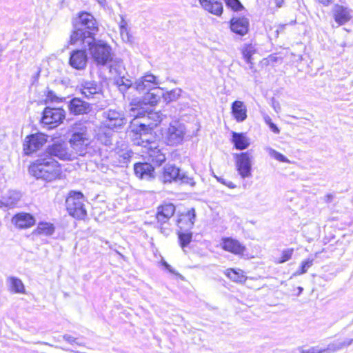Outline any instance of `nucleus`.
Masks as SVG:
<instances>
[{
  "instance_id": "obj_1",
  "label": "nucleus",
  "mask_w": 353,
  "mask_h": 353,
  "mask_svg": "<svg viewBox=\"0 0 353 353\" xmlns=\"http://www.w3.org/2000/svg\"><path fill=\"white\" fill-rule=\"evenodd\" d=\"M81 42L87 50L93 63L98 67L106 65L112 61V47L105 41L96 39L90 34L86 35L81 30L76 31L70 36V43L75 45Z\"/></svg>"
},
{
  "instance_id": "obj_2",
  "label": "nucleus",
  "mask_w": 353,
  "mask_h": 353,
  "mask_svg": "<svg viewBox=\"0 0 353 353\" xmlns=\"http://www.w3.org/2000/svg\"><path fill=\"white\" fill-rule=\"evenodd\" d=\"M29 172L37 179L48 181L59 178L61 174L59 163L53 157L45 154L30 166Z\"/></svg>"
},
{
  "instance_id": "obj_3",
  "label": "nucleus",
  "mask_w": 353,
  "mask_h": 353,
  "mask_svg": "<svg viewBox=\"0 0 353 353\" xmlns=\"http://www.w3.org/2000/svg\"><path fill=\"white\" fill-rule=\"evenodd\" d=\"M161 81L157 77L151 73H147L137 79L132 88L136 90L139 93H143L144 94L143 99V103L154 105L160 100V96L159 94L151 92L150 90H154L155 88L162 90V88L159 87Z\"/></svg>"
},
{
  "instance_id": "obj_4",
  "label": "nucleus",
  "mask_w": 353,
  "mask_h": 353,
  "mask_svg": "<svg viewBox=\"0 0 353 353\" xmlns=\"http://www.w3.org/2000/svg\"><path fill=\"white\" fill-rule=\"evenodd\" d=\"M87 122H77L71 128L70 144L77 154L83 156L91 143V133Z\"/></svg>"
},
{
  "instance_id": "obj_5",
  "label": "nucleus",
  "mask_w": 353,
  "mask_h": 353,
  "mask_svg": "<svg viewBox=\"0 0 353 353\" xmlns=\"http://www.w3.org/2000/svg\"><path fill=\"white\" fill-rule=\"evenodd\" d=\"M154 137L152 134L141 133L139 137L135 139L134 143L141 145L143 148L142 152L148 160L153 163L160 165L165 161V155L159 148L157 142L152 140Z\"/></svg>"
},
{
  "instance_id": "obj_6",
  "label": "nucleus",
  "mask_w": 353,
  "mask_h": 353,
  "mask_svg": "<svg viewBox=\"0 0 353 353\" xmlns=\"http://www.w3.org/2000/svg\"><path fill=\"white\" fill-rule=\"evenodd\" d=\"M109 72L114 80L115 84L122 92L133 86L131 80L125 78V68L123 61L118 58L110 61Z\"/></svg>"
},
{
  "instance_id": "obj_7",
  "label": "nucleus",
  "mask_w": 353,
  "mask_h": 353,
  "mask_svg": "<svg viewBox=\"0 0 353 353\" xmlns=\"http://www.w3.org/2000/svg\"><path fill=\"white\" fill-rule=\"evenodd\" d=\"M185 133V125L177 121H174L170 123L163 130L162 136L167 145L175 146L183 142Z\"/></svg>"
},
{
  "instance_id": "obj_8",
  "label": "nucleus",
  "mask_w": 353,
  "mask_h": 353,
  "mask_svg": "<svg viewBox=\"0 0 353 353\" xmlns=\"http://www.w3.org/2000/svg\"><path fill=\"white\" fill-rule=\"evenodd\" d=\"M139 114L140 115H137V117H141V114ZM142 117L147 120V121L145 123H139L134 119V123H133L132 125V132H136L139 135L141 132L150 135L151 134H149V130L147 127L150 128V131L153 128L157 126L162 121L163 115L160 112L150 111L148 112L146 114H143Z\"/></svg>"
},
{
  "instance_id": "obj_9",
  "label": "nucleus",
  "mask_w": 353,
  "mask_h": 353,
  "mask_svg": "<svg viewBox=\"0 0 353 353\" xmlns=\"http://www.w3.org/2000/svg\"><path fill=\"white\" fill-rule=\"evenodd\" d=\"M83 202L84 196L81 192H70L65 201L68 213L76 219H83L86 216Z\"/></svg>"
},
{
  "instance_id": "obj_10",
  "label": "nucleus",
  "mask_w": 353,
  "mask_h": 353,
  "mask_svg": "<svg viewBox=\"0 0 353 353\" xmlns=\"http://www.w3.org/2000/svg\"><path fill=\"white\" fill-rule=\"evenodd\" d=\"M74 30L72 34L76 31L81 30L86 35L94 37L96 32L98 31V26L94 17L88 12H81L76 18L74 21Z\"/></svg>"
},
{
  "instance_id": "obj_11",
  "label": "nucleus",
  "mask_w": 353,
  "mask_h": 353,
  "mask_svg": "<svg viewBox=\"0 0 353 353\" xmlns=\"http://www.w3.org/2000/svg\"><path fill=\"white\" fill-rule=\"evenodd\" d=\"M102 116V124L108 129H119L127 122L124 113L115 109H108L103 111Z\"/></svg>"
},
{
  "instance_id": "obj_12",
  "label": "nucleus",
  "mask_w": 353,
  "mask_h": 353,
  "mask_svg": "<svg viewBox=\"0 0 353 353\" xmlns=\"http://www.w3.org/2000/svg\"><path fill=\"white\" fill-rule=\"evenodd\" d=\"M236 168L242 179L252 176L253 156L251 151H247L236 155Z\"/></svg>"
},
{
  "instance_id": "obj_13",
  "label": "nucleus",
  "mask_w": 353,
  "mask_h": 353,
  "mask_svg": "<svg viewBox=\"0 0 353 353\" xmlns=\"http://www.w3.org/2000/svg\"><path fill=\"white\" fill-rule=\"evenodd\" d=\"M65 112L62 108H46L43 112L42 123L54 128L62 123L65 119Z\"/></svg>"
},
{
  "instance_id": "obj_14",
  "label": "nucleus",
  "mask_w": 353,
  "mask_h": 353,
  "mask_svg": "<svg viewBox=\"0 0 353 353\" xmlns=\"http://www.w3.org/2000/svg\"><path fill=\"white\" fill-rule=\"evenodd\" d=\"M46 155L56 157L62 160L70 161L75 158L74 153L70 150L65 142H57L47 149Z\"/></svg>"
},
{
  "instance_id": "obj_15",
  "label": "nucleus",
  "mask_w": 353,
  "mask_h": 353,
  "mask_svg": "<svg viewBox=\"0 0 353 353\" xmlns=\"http://www.w3.org/2000/svg\"><path fill=\"white\" fill-rule=\"evenodd\" d=\"M46 136L38 133L26 137L23 142V150L26 154H30L39 150L46 142Z\"/></svg>"
},
{
  "instance_id": "obj_16",
  "label": "nucleus",
  "mask_w": 353,
  "mask_h": 353,
  "mask_svg": "<svg viewBox=\"0 0 353 353\" xmlns=\"http://www.w3.org/2000/svg\"><path fill=\"white\" fill-rule=\"evenodd\" d=\"M332 13L339 26L346 24L352 19V10L343 5L335 4L332 9Z\"/></svg>"
},
{
  "instance_id": "obj_17",
  "label": "nucleus",
  "mask_w": 353,
  "mask_h": 353,
  "mask_svg": "<svg viewBox=\"0 0 353 353\" xmlns=\"http://www.w3.org/2000/svg\"><path fill=\"white\" fill-rule=\"evenodd\" d=\"M88 55L84 50H74L70 52L69 64L78 70H84L87 65Z\"/></svg>"
},
{
  "instance_id": "obj_18",
  "label": "nucleus",
  "mask_w": 353,
  "mask_h": 353,
  "mask_svg": "<svg viewBox=\"0 0 353 353\" xmlns=\"http://www.w3.org/2000/svg\"><path fill=\"white\" fill-rule=\"evenodd\" d=\"M221 247L224 250L235 255H241L246 250L245 247L238 240L232 238H223Z\"/></svg>"
},
{
  "instance_id": "obj_19",
  "label": "nucleus",
  "mask_w": 353,
  "mask_h": 353,
  "mask_svg": "<svg viewBox=\"0 0 353 353\" xmlns=\"http://www.w3.org/2000/svg\"><path fill=\"white\" fill-rule=\"evenodd\" d=\"M81 93L87 99H92L100 95L101 86L94 81H84L80 85Z\"/></svg>"
},
{
  "instance_id": "obj_20",
  "label": "nucleus",
  "mask_w": 353,
  "mask_h": 353,
  "mask_svg": "<svg viewBox=\"0 0 353 353\" xmlns=\"http://www.w3.org/2000/svg\"><path fill=\"white\" fill-rule=\"evenodd\" d=\"M231 30L239 35L246 34L249 30V20L244 17H234L230 20Z\"/></svg>"
},
{
  "instance_id": "obj_21",
  "label": "nucleus",
  "mask_w": 353,
  "mask_h": 353,
  "mask_svg": "<svg viewBox=\"0 0 353 353\" xmlns=\"http://www.w3.org/2000/svg\"><path fill=\"white\" fill-rule=\"evenodd\" d=\"M134 170L136 176L141 179L150 180L154 177V168L150 163H137L134 164Z\"/></svg>"
},
{
  "instance_id": "obj_22",
  "label": "nucleus",
  "mask_w": 353,
  "mask_h": 353,
  "mask_svg": "<svg viewBox=\"0 0 353 353\" xmlns=\"http://www.w3.org/2000/svg\"><path fill=\"white\" fill-rule=\"evenodd\" d=\"M12 223L20 229L28 228L35 223V219L30 214L21 212L12 219Z\"/></svg>"
},
{
  "instance_id": "obj_23",
  "label": "nucleus",
  "mask_w": 353,
  "mask_h": 353,
  "mask_svg": "<svg viewBox=\"0 0 353 353\" xmlns=\"http://www.w3.org/2000/svg\"><path fill=\"white\" fill-rule=\"evenodd\" d=\"M68 109L70 112L73 114H83L88 112L90 105L79 98H74L70 100L68 104Z\"/></svg>"
},
{
  "instance_id": "obj_24",
  "label": "nucleus",
  "mask_w": 353,
  "mask_h": 353,
  "mask_svg": "<svg viewBox=\"0 0 353 353\" xmlns=\"http://www.w3.org/2000/svg\"><path fill=\"white\" fill-rule=\"evenodd\" d=\"M201 7L211 14L220 17L223 13V5L219 0H199Z\"/></svg>"
},
{
  "instance_id": "obj_25",
  "label": "nucleus",
  "mask_w": 353,
  "mask_h": 353,
  "mask_svg": "<svg viewBox=\"0 0 353 353\" xmlns=\"http://www.w3.org/2000/svg\"><path fill=\"white\" fill-rule=\"evenodd\" d=\"M183 176L180 173V170L176 166L166 165L163 168L162 180L164 183L172 181L183 180Z\"/></svg>"
},
{
  "instance_id": "obj_26",
  "label": "nucleus",
  "mask_w": 353,
  "mask_h": 353,
  "mask_svg": "<svg viewBox=\"0 0 353 353\" xmlns=\"http://www.w3.org/2000/svg\"><path fill=\"white\" fill-rule=\"evenodd\" d=\"M175 211V207L172 203L162 205L158 208L157 219L158 222L164 223L173 216Z\"/></svg>"
},
{
  "instance_id": "obj_27",
  "label": "nucleus",
  "mask_w": 353,
  "mask_h": 353,
  "mask_svg": "<svg viewBox=\"0 0 353 353\" xmlns=\"http://www.w3.org/2000/svg\"><path fill=\"white\" fill-rule=\"evenodd\" d=\"M232 114L237 122H243L247 118V108L243 102L235 101L232 105Z\"/></svg>"
},
{
  "instance_id": "obj_28",
  "label": "nucleus",
  "mask_w": 353,
  "mask_h": 353,
  "mask_svg": "<svg viewBox=\"0 0 353 353\" xmlns=\"http://www.w3.org/2000/svg\"><path fill=\"white\" fill-rule=\"evenodd\" d=\"M21 196L19 192L10 190L3 196L1 203L8 208H13L19 201Z\"/></svg>"
},
{
  "instance_id": "obj_29",
  "label": "nucleus",
  "mask_w": 353,
  "mask_h": 353,
  "mask_svg": "<svg viewBox=\"0 0 353 353\" xmlns=\"http://www.w3.org/2000/svg\"><path fill=\"white\" fill-rule=\"evenodd\" d=\"M232 141L238 150L246 149L250 145L249 139L243 133L232 132Z\"/></svg>"
},
{
  "instance_id": "obj_30",
  "label": "nucleus",
  "mask_w": 353,
  "mask_h": 353,
  "mask_svg": "<svg viewBox=\"0 0 353 353\" xmlns=\"http://www.w3.org/2000/svg\"><path fill=\"white\" fill-rule=\"evenodd\" d=\"M225 274L234 282L244 283L247 279L244 272L240 269H227L225 272Z\"/></svg>"
},
{
  "instance_id": "obj_31",
  "label": "nucleus",
  "mask_w": 353,
  "mask_h": 353,
  "mask_svg": "<svg viewBox=\"0 0 353 353\" xmlns=\"http://www.w3.org/2000/svg\"><path fill=\"white\" fill-rule=\"evenodd\" d=\"M10 290L14 293L23 294L25 293V287L21 279L10 276L8 280Z\"/></svg>"
},
{
  "instance_id": "obj_32",
  "label": "nucleus",
  "mask_w": 353,
  "mask_h": 353,
  "mask_svg": "<svg viewBox=\"0 0 353 353\" xmlns=\"http://www.w3.org/2000/svg\"><path fill=\"white\" fill-rule=\"evenodd\" d=\"M243 58L248 64L252 65V56L256 53V48L252 44H245L241 48ZM252 68V65H250Z\"/></svg>"
},
{
  "instance_id": "obj_33",
  "label": "nucleus",
  "mask_w": 353,
  "mask_h": 353,
  "mask_svg": "<svg viewBox=\"0 0 353 353\" xmlns=\"http://www.w3.org/2000/svg\"><path fill=\"white\" fill-rule=\"evenodd\" d=\"M54 231V228L52 224L46 222H41L38 224L34 233L41 235H51Z\"/></svg>"
},
{
  "instance_id": "obj_34",
  "label": "nucleus",
  "mask_w": 353,
  "mask_h": 353,
  "mask_svg": "<svg viewBox=\"0 0 353 353\" xmlns=\"http://www.w3.org/2000/svg\"><path fill=\"white\" fill-rule=\"evenodd\" d=\"M181 93V90L176 88L163 94V98L165 102L170 103L177 100L180 97Z\"/></svg>"
},
{
  "instance_id": "obj_35",
  "label": "nucleus",
  "mask_w": 353,
  "mask_h": 353,
  "mask_svg": "<svg viewBox=\"0 0 353 353\" xmlns=\"http://www.w3.org/2000/svg\"><path fill=\"white\" fill-rule=\"evenodd\" d=\"M265 150L272 158L277 160L278 161L283 163H290V161L287 157H285L280 152L276 151L273 148L270 147H266Z\"/></svg>"
},
{
  "instance_id": "obj_36",
  "label": "nucleus",
  "mask_w": 353,
  "mask_h": 353,
  "mask_svg": "<svg viewBox=\"0 0 353 353\" xmlns=\"http://www.w3.org/2000/svg\"><path fill=\"white\" fill-rule=\"evenodd\" d=\"M44 97L45 98L42 99L41 102L45 104L52 102H59L61 101V99L57 97L54 92L48 89L44 91Z\"/></svg>"
},
{
  "instance_id": "obj_37",
  "label": "nucleus",
  "mask_w": 353,
  "mask_h": 353,
  "mask_svg": "<svg viewBox=\"0 0 353 353\" xmlns=\"http://www.w3.org/2000/svg\"><path fill=\"white\" fill-rule=\"evenodd\" d=\"M179 239L180 242V245L182 248H184L185 246H187L192 240V234L191 232H179Z\"/></svg>"
},
{
  "instance_id": "obj_38",
  "label": "nucleus",
  "mask_w": 353,
  "mask_h": 353,
  "mask_svg": "<svg viewBox=\"0 0 353 353\" xmlns=\"http://www.w3.org/2000/svg\"><path fill=\"white\" fill-rule=\"evenodd\" d=\"M112 133L108 132L99 131L97 134V139L105 145H109L112 143Z\"/></svg>"
},
{
  "instance_id": "obj_39",
  "label": "nucleus",
  "mask_w": 353,
  "mask_h": 353,
  "mask_svg": "<svg viewBox=\"0 0 353 353\" xmlns=\"http://www.w3.org/2000/svg\"><path fill=\"white\" fill-rule=\"evenodd\" d=\"M313 259H307L305 261H303L301 263V269L297 270L294 275H300L305 273L307 271V269L312 265Z\"/></svg>"
},
{
  "instance_id": "obj_40",
  "label": "nucleus",
  "mask_w": 353,
  "mask_h": 353,
  "mask_svg": "<svg viewBox=\"0 0 353 353\" xmlns=\"http://www.w3.org/2000/svg\"><path fill=\"white\" fill-rule=\"evenodd\" d=\"M226 6L234 11H239L243 6L239 0H224Z\"/></svg>"
},
{
  "instance_id": "obj_41",
  "label": "nucleus",
  "mask_w": 353,
  "mask_h": 353,
  "mask_svg": "<svg viewBox=\"0 0 353 353\" xmlns=\"http://www.w3.org/2000/svg\"><path fill=\"white\" fill-rule=\"evenodd\" d=\"M324 353H334L341 350L338 341L335 340L329 343L326 347H323Z\"/></svg>"
},
{
  "instance_id": "obj_42",
  "label": "nucleus",
  "mask_w": 353,
  "mask_h": 353,
  "mask_svg": "<svg viewBox=\"0 0 353 353\" xmlns=\"http://www.w3.org/2000/svg\"><path fill=\"white\" fill-rule=\"evenodd\" d=\"M127 26H128V23L123 17H121V21L119 23V28H120L121 35L123 39L125 38L128 39V32Z\"/></svg>"
},
{
  "instance_id": "obj_43",
  "label": "nucleus",
  "mask_w": 353,
  "mask_h": 353,
  "mask_svg": "<svg viewBox=\"0 0 353 353\" xmlns=\"http://www.w3.org/2000/svg\"><path fill=\"white\" fill-rule=\"evenodd\" d=\"M341 350L347 348L353 344V338H343L337 339Z\"/></svg>"
},
{
  "instance_id": "obj_44",
  "label": "nucleus",
  "mask_w": 353,
  "mask_h": 353,
  "mask_svg": "<svg viewBox=\"0 0 353 353\" xmlns=\"http://www.w3.org/2000/svg\"><path fill=\"white\" fill-rule=\"evenodd\" d=\"M195 216H196V214H195L194 209H191V210H188L187 214L185 215L184 218L188 219L189 221V223H188L189 228L193 227V225L194 224Z\"/></svg>"
},
{
  "instance_id": "obj_45",
  "label": "nucleus",
  "mask_w": 353,
  "mask_h": 353,
  "mask_svg": "<svg viewBox=\"0 0 353 353\" xmlns=\"http://www.w3.org/2000/svg\"><path fill=\"white\" fill-rule=\"evenodd\" d=\"M292 252H293L292 250H284L282 254V259L279 261V263H283V262L289 260L292 255Z\"/></svg>"
},
{
  "instance_id": "obj_46",
  "label": "nucleus",
  "mask_w": 353,
  "mask_h": 353,
  "mask_svg": "<svg viewBox=\"0 0 353 353\" xmlns=\"http://www.w3.org/2000/svg\"><path fill=\"white\" fill-rule=\"evenodd\" d=\"M63 339L68 342L70 344H77V345H81V343H79V342L77 341V339L71 336V335H69V334H65L63 335Z\"/></svg>"
},
{
  "instance_id": "obj_47",
  "label": "nucleus",
  "mask_w": 353,
  "mask_h": 353,
  "mask_svg": "<svg viewBox=\"0 0 353 353\" xmlns=\"http://www.w3.org/2000/svg\"><path fill=\"white\" fill-rule=\"evenodd\" d=\"M307 353H324L323 347H320L319 346L311 347L308 348V352Z\"/></svg>"
},
{
  "instance_id": "obj_48",
  "label": "nucleus",
  "mask_w": 353,
  "mask_h": 353,
  "mask_svg": "<svg viewBox=\"0 0 353 353\" xmlns=\"http://www.w3.org/2000/svg\"><path fill=\"white\" fill-rule=\"evenodd\" d=\"M269 127H270V130L275 134H279L280 132L279 128L274 123H270L269 125Z\"/></svg>"
},
{
  "instance_id": "obj_49",
  "label": "nucleus",
  "mask_w": 353,
  "mask_h": 353,
  "mask_svg": "<svg viewBox=\"0 0 353 353\" xmlns=\"http://www.w3.org/2000/svg\"><path fill=\"white\" fill-rule=\"evenodd\" d=\"M334 199V195L332 194H327L324 196L323 200L326 203H330Z\"/></svg>"
},
{
  "instance_id": "obj_50",
  "label": "nucleus",
  "mask_w": 353,
  "mask_h": 353,
  "mask_svg": "<svg viewBox=\"0 0 353 353\" xmlns=\"http://www.w3.org/2000/svg\"><path fill=\"white\" fill-rule=\"evenodd\" d=\"M319 3L323 4L325 6H328L334 2V0H316Z\"/></svg>"
},
{
  "instance_id": "obj_51",
  "label": "nucleus",
  "mask_w": 353,
  "mask_h": 353,
  "mask_svg": "<svg viewBox=\"0 0 353 353\" xmlns=\"http://www.w3.org/2000/svg\"><path fill=\"white\" fill-rule=\"evenodd\" d=\"M225 185H226L227 187L231 188V189H234L236 187V185L232 183V181H228L226 183H225Z\"/></svg>"
},
{
  "instance_id": "obj_52",
  "label": "nucleus",
  "mask_w": 353,
  "mask_h": 353,
  "mask_svg": "<svg viewBox=\"0 0 353 353\" xmlns=\"http://www.w3.org/2000/svg\"><path fill=\"white\" fill-rule=\"evenodd\" d=\"M264 121H265V123H266L267 125H269L270 123H272V119H271V118H270L268 115H265V116L264 117Z\"/></svg>"
},
{
  "instance_id": "obj_53",
  "label": "nucleus",
  "mask_w": 353,
  "mask_h": 353,
  "mask_svg": "<svg viewBox=\"0 0 353 353\" xmlns=\"http://www.w3.org/2000/svg\"><path fill=\"white\" fill-rule=\"evenodd\" d=\"M163 264L164 267H165V268H166L169 272H173V271H172V270L171 266H170L168 263H167L165 261H164V262L163 263Z\"/></svg>"
},
{
  "instance_id": "obj_54",
  "label": "nucleus",
  "mask_w": 353,
  "mask_h": 353,
  "mask_svg": "<svg viewBox=\"0 0 353 353\" xmlns=\"http://www.w3.org/2000/svg\"><path fill=\"white\" fill-rule=\"evenodd\" d=\"M217 181L220 182L221 183L225 185V183H226L228 181L223 179V177H217L216 176Z\"/></svg>"
},
{
  "instance_id": "obj_55",
  "label": "nucleus",
  "mask_w": 353,
  "mask_h": 353,
  "mask_svg": "<svg viewBox=\"0 0 353 353\" xmlns=\"http://www.w3.org/2000/svg\"><path fill=\"white\" fill-rule=\"evenodd\" d=\"M283 0H274V2L277 7H281L282 6Z\"/></svg>"
},
{
  "instance_id": "obj_56",
  "label": "nucleus",
  "mask_w": 353,
  "mask_h": 353,
  "mask_svg": "<svg viewBox=\"0 0 353 353\" xmlns=\"http://www.w3.org/2000/svg\"><path fill=\"white\" fill-rule=\"evenodd\" d=\"M298 290H299V294H300L303 290V288H301V287H299Z\"/></svg>"
},
{
  "instance_id": "obj_57",
  "label": "nucleus",
  "mask_w": 353,
  "mask_h": 353,
  "mask_svg": "<svg viewBox=\"0 0 353 353\" xmlns=\"http://www.w3.org/2000/svg\"><path fill=\"white\" fill-rule=\"evenodd\" d=\"M3 50V47L1 46H0V57L1 56V53H2Z\"/></svg>"
}]
</instances>
